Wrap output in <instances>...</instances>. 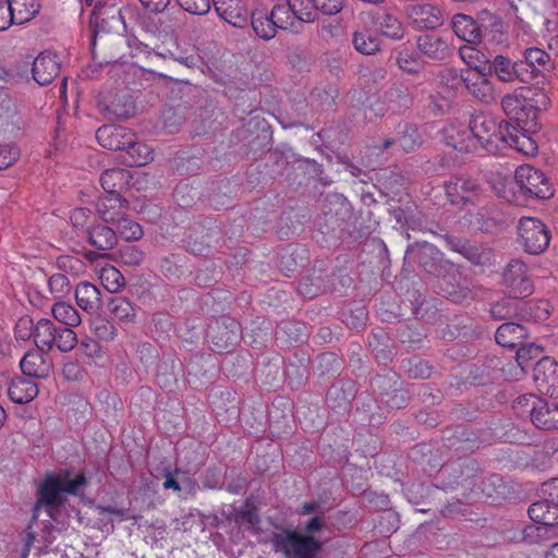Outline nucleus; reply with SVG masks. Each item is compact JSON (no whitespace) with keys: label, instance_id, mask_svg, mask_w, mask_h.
<instances>
[{"label":"nucleus","instance_id":"nucleus-22","mask_svg":"<svg viewBox=\"0 0 558 558\" xmlns=\"http://www.w3.org/2000/svg\"><path fill=\"white\" fill-rule=\"evenodd\" d=\"M60 71V61L54 52L46 50L33 62V77L41 86L50 84Z\"/></svg>","mask_w":558,"mask_h":558},{"label":"nucleus","instance_id":"nucleus-11","mask_svg":"<svg viewBox=\"0 0 558 558\" xmlns=\"http://www.w3.org/2000/svg\"><path fill=\"white\" fill-rule=\"evenodd\" d=\"M537 390L551 398L558 397V363L550 356H542L533 367Z\"/></svg>","mask_w":558,"mask_h":558},{"label":"nucleus","instance_id":"nucleus-35","mask_svg":"<svg viewBox=\"0 0 558 558\" xmlns=\"http://www.w3.org/2000/svg\"><path fill=\"white\" fill-rule=\"evenodd\" d=\"M132 179L131 172L121 168L105 170L100 175V184L107 194L121 195Z\"/></svg>","mask_w":558,"mask_h":558},{"label":"nucleus","instance_id":"nucleus-32","mask_svg":"<svg viewBox=\"0 0 558 558\" xmlns=\"http://www.w3.org/2000/svg\"><path fill=\"white\" fill-rule=\"evenodd\" d=\"M86 236L89 245L99 251L111 250L118 242L116 230L102 223L87 228Z\"/></svg>","mask_w":558,"mask_h":558},{"label":"nucleus","instance_id":"nucleus-6","mask_svg":"<svg viewBox=\"0 0 558 558\" xmlns=\"http://www.w3.org/2000/svg\"><path fill=\"white\" fill-rule=\"evenodd\" d=\"M520 64L524 72L523 84L531 83L538 77L547 78L556 69L550 54L537 47L526 48L522 53Z\"/></svg>","mask_w":558,"mask_h":558},{"label":"nucleus","instance_id":"nucleus-18","mask_svg":"<svg viewBox=\"0 0 558 558\" xmlns=\"http://www.w3.org/2000/svg\"><path fill=\"white\" fill-rule=\"evenodd\" d=\"M416 48L422 56L435 62L445 61L452 53L448 39L436 33H425L417 36Z\"/></svg>","mask_w":558,"mask_h":558},{"label":"nucleus","instance_id":"nucleus-4","mask_svg":"<svg viewBox=\"0 0 558 558\" xmlns=\"http://www.w3.org/2000/svg\"><path fill=\"white\" fill-rule=\"evenodd\" d=\"M518 242L531 255L543 253L550 242V231L537 218L522 217L518 223Z\"/></svg>","mask_w":558,"mask_h":558},{"label":"nucleus","instance_id":"nucleus-54","mask_svg":"<svg viewBox=\"0 0 558 558\" xmlns=\"http://www.w3.org/2000/svg\"><path fill=\"white\" fill-rule=\"evenodd\" d=\"M234 521L241 525L248 524L254 533H257L259 531L258 525L260 523V518L258 510L255 506L246 505L245 508L239 510L235 513Z\"/></svg>","mask_w":558,"mask_h":558},{"label":"nucleus","instance_id":"nucleus-56","mask_svg":"<svg viewBox=\"0 0 558 558\" xmlns=\"http://www.w3.org/2000/svg\"><path fill=\"white\" fill-rule=\"evenodd\" d=\"M121 262L128 266H138L144 260V252L135 245H124L119 248Z\"/></svg>","mask_w":558,"mask_h":558},{"label":"nucleus","instance_id":"nucleus-19","mask_svg":"<svg viewBox=\"0 0 558 558\" xmlns=\"http://www.w3.org/2000/svg\"><path fill=\"white\" fill-rule=\"evenodd\" d=\"M220 234L217 226H194L190 233L183 240L185 250L197 256H207L211 248L214 236Z\"/></svg>","mask_w":558,"mask_h":558},{"label":"nucleus","instance_id":"nucleus-33","mask_svg":"<svg viewBox=\"0 0 558 558\" xmlns=\"http://www.w3.org/2000/svg\"><path fill=\"white\" fill-rule=\"evenodd\" d=\"M526 337V327L512 322L500 325L495 333L496 342L505 348H517Z\"/></svg>","mask_w":558,"mask_h":558},{"label":"nucleus","instance_id":"nucleus-2","mask_svg":"<svg viewBox=\"0 0 558 558\" xmlns=\"http://www.w3.org/2000/svg\"><path fill=\"white\" fill-rule=\"evenodd\" d=\"M469 126L477 140V146L480 145L493 155L499 154L508 147L523 151L526 143L533 146L530 137L517 134V126L512 122L497 121L490 114L483 112L474 114L470 119ZM532 148L535 149V147Z\"/></svg>","mask_w":558,"mask_h":558},{"label":"nucleus","instance_id":"nucleus-58","mask_svg":"<svg viewBox=\"0 0 558 558\" xmlns=\"http://www.w3.org/2000/svg\"><path fill=\"white\" fill-rule=\"evenodd\" d=\"M95 335L105 341L114 338L117 329L113 324L105 318L97 317L92 323Z\"/></svg>","mask_w":558,"mask_h":558},{"label":"nucleus","instance_id":"nucleus-37","mask_svg":"<svg viewBox=\"0 0 558 558\" xmlns=\"http://www.w3.org/2000/svg\"><path fill=\"white\" fill-rule=\"evenodd\" d=\"M352 45L357 52L364 56H374L381 50L379 37L367 27L353 32Z\"/></svg>","mask_w":558,"mask_h":558},{"label":"nucleus","instance_id":"nucleus-14","mask_svg":"<svg viewBox=\"0 0 558 558\" xmlns=\"http://www.w3.org/2000/svg\"><path fill=\"white\" fill-rule=\"evenodd\" d=\"M405 258L416 262L428 274H437L442 262V253L426 241L415 242L408 246Z\"/></svg>","mask_w":558,"mask_h":558},{"label":"nucleus","instance_id":"nucleus-30","mask_svg":"<svg viewBox=\"0 0 558 558\" xmlns=\"http://www.w3.org/2000/svg\"><path fill=\"white\" fill-rule=\"evenodd\" d=\"M451 29L463 41L480 44V33L476 24V15L473 17L465 13H456L451 17Z\"/></svg>","mask_w":558,"mask_h":558},{"label":"nucleus","instance_id":"nucleus-3","mask_svg":"<svg viewBox=\"0 0 558 558\" xmlns=\"http://www.w3.org/2000/svg\"><path fill=\"white\" fill-rule=\"evenodd\" d=\"M275 553L284 558H316L322 549V542L312 536H303L293 529L281 527L274 532L270 541Z\"/></svg>","mask_w":558,"mask_h":558},{"label":"nucleus","instance_id":"nucleus-26","mask_svg":"<svg viewBox=\"0 0 558 558\" xmlns=\"http://www.w3.org/2000/svg\"><path fill=\"white\" fill-rule=\"evenodd\" d=\"M75 300L80 308L88 314H96L102 305V294L95 284L83 281L76 286Z\"/></svg>","mask_w":558,"mask_h":558},{"label":"nucleus","instance_id":"nucleus-9","mask_svg":"<svg viewBox=\"0 0 558 558\" xmlns=\"http://www.w3.org/2000/svg\"><path fill=\"white\" fill-rule=\"evenodd\" d=\"M504 284L511 295L523 299L533 292V282L527 266L520 259H512L504 271Z\"/></svg>","mask_w":558,"mask_h":558},{"label":"nucleus","instance_id":"nucleus-63","mask_svg":"<svg viewBox=\"0 0 558 558\" xmlns=\"http://www.w3.org/2000/svg\"><path fill=\"white\" fill-rule=\"evenodd\" d=\"M198 488L197 482L189 476L185 472L180 470V495L182 494L184 498L187 496H195Z\"/></svg>","mask_w":558,"mask_h":558},{"label":"nucleus","instance_id":"nucleus-64","mask_svg":"<svg viewBox=\"0 0 558 558\" xmlns=\"http://www.w3.org/2000/svg\"><path fill=\"white\" fill-rule=\"evenodd\" d=\"M34 323L29 317H23L15 326V336L21 340L34 339Z\"/></svg>","mask_w":558,"mask_h":558},{"label":"nucleus","instance_id":"nucleus-31","mask_svg":"<svg viewBox=\"0 0 558 558\" xmlns=\"http://www.w3.org/2000/svg\"><path fill=\"white\" fill-rule=\"evenodd\" d=\"M119 159L128 167H141L153 160V151L146 144L137 141L133 133V140L130 145L124 146Z\"/></svg>","mask_w":558,"mask_h":558},{"label":"nucleus","instance_id":"nucleus-34","mask_svg":"<svg viewBox=\"0 0 558 558\" xmlns=\"http://www.w3.org/2000/svg\"><path fill=\"white\" fill-rule=\"evenodd\" d=\"M38 395V387L29 378L14 377L11 379L8 396L10 400L17 404H24L32 401Z\"/></svg>","mask_w":558,"mask_h":558},{"label":"nucleus","instance_id":"nucleus-36","mask_svg":"<svg viewBox=\"0 0 558 558\" xmlns=\"http://www.w3.org/2000/svg\"><path fill=\"white\" fill-rule=\"evenodd\" d=\"M551 306L547 300L520 299L519 319L534 323L545 322L550 315Z\"/></svg>","mask_w":558,"mask_h":558},{"label":"nucleus","instance_id":"nucleus-20","mask_svg":"<svg viewBox=\"0 0 558 558\" xmlns=\"http://www.w3.org/2000/svg\"><path fill=\"white\" fill-rule=\"evenodd\" d=\"M407 12L418 29H435L444 24L442 11L429 3L409 5Z\"/></svg>","mask_w":558,"mask_h":558},{"label":"nucleus","instance_id":"nucleus-62","mask_svg":"<svg viewBox=\"0 0 558 558\" xmlns=\"http://www.w3.org/2000/svg\"><path fill=\"white\" fill-rule=\"evenodd\" d=\"M549 531L546 526L529 525L522 530L523 541L533 544L543 539Z\"/></svg>","mask_w":558,"mask_h":558},{"label":"nucleus","instance_id":"nucleus-45","mask_svg":"<svg viewBox=\"0 0 558 558\" xmlns=\"http://www.w3.org/2000/svg\"><path fill=\"white\" fill-rule=\"evenodd\" d=\"M250 20L253 31L259 38L269 40L276 36L278 27L270 14L253 12L250 14Z\"/></svg>","mask_w":558,"mask_h":558},{"label":"nucleus","instance_id":"nucleus-28","mask_svg":"<svg viewBox=\"0 0 558 558\" xmlns=\"http://www.w3.org/2000/svg\"><path fill=\"white\" fill-rule=\"evenodd\" d=\"M129 208V201L118 194H107L97 203V211L106 223H116L119 216Z\"/></svg>","mask_w":558,"mask_h":558},{"label":"nucleus","instance_id":"nucleus-47","mask_svg":"<svg viewBox=\"0 0 558 558\" xmlns=\"http://www.w3.org/2000/svg\"><path fill=\"white\" fill-rule=\"evenodd\" d=\"M51 311L53 317L65 327H74L82 322L78 312L69 303L57 302Z\"/></svg>","mask_w":558,"mask_h":558},{"label":"nucleus","instance_id":"nucleus-44","mask_svg":"<svg viewBox=\"0 0 558 558\" xmlns=\"http://www.w3.org/2000/svg\"><path fill=\"white\" fill-rule=\"evenodd\" d=\"M107 311L120 322H131L135 317V307L128 299L120 295H109Z\"/></svg>","mask_w":558,"mask_h":558},{"label":"nucleus","instance_id":"nucleus-50","mask_svg":"<svg viewBox=\"0 0 558 558\" xmlns=\"http://www.w3.org/2000/svg\"><path fill=\"white\" fill-rule=\"evenodd\" d=\"M185 121L184 108L170 107L162 112L163 126L169 133H175Z\"/></svg>","mask_w":558,"mask_h":558},{"label":"nucleus","instance_id":"nucleus-8","mask_svg":"<svg viewBox=\"0 0 558 558\" xmlns=\"http://www.w3.org/2000/svg\"><path fill=\"white\" fill-rule=\"evenodd\" d=\"M501 107L508 121H514L517 134L520 130H524L527 121H534L537 117V108H535L526 98L517 94H507L501 99Z\"/></svg>","mask_w":558,"mask_h":558},{"label":"nucleus","instance_id":"nucleus-29","mask_svg":"<svg viewBox=\"0 0 558 558\" xmlns=\"http://www.w3.org/2000/svg\"><path fill=\"white\" fill-rule=\"evenodd\" d=\"M529 517L548 531L558 525V507L550 501V498L533 502L529 507Z\"/></svg>","mask_w":558,"mask_h":558},{"label":"nucleus","instance_id":"nucleus-5","mask_svg":"<svg viewBox=\"0 0 558 558\" xmlns=\"http://www.w3.org/2000/svg\"><path fill=\"white\" fill-rule=\"evenodd\" d=\"M514 182L524 196L548 199L554 190L543 171L530 165H522L514 172Z\"/></svg>","mask_w":558,"mask_h":558},{"label":"nucleus","instance_id":"nucleus-13","mask_svg":"<svg viewBox=\"0 0 558 558\" xmlns=\"http://www.w3.org/2000/svg\"><path fill=\"white\" fill-rule=\"evenodd\" d=\"M476 24L480 33V44L483 40L502 45L507 41V32L502 19L487 9L476 13Z\"/></svg>","mask_w":558,"mask_h":558},{"label":"nucleus","instance_id":"nucleus-40","mask_svg":"<svg viewBox=\"0 0 558 558\" xmlns=\"http://www.w3.org/2000/svg\"><path fill=\"white\" fill-rule=\"evenodd\" d=\"M9 4L16 25L31 21L40 10L39 0H9Z\"/></svg>","mask_w":558,"mask_h":558},{"label":"nucleus","instance_id":"nucleus-51","mask_svg":"<svg viewBox=\"0 0 558 558\" xmlns=\"http://www.w3.org/2000/svg\"><path fill=\"white\" fill-rule=\"evenodd\" d=\"M543 353V348L535 343L522 342L517 350V362L520 367L524 371L529 366V362L538 359Z\"/></svg>","mask_w":558,"mask_h":558},{"label":"nucleus","instance_id":"nucleus-46","mask_svg":"<svg viewBox=\"0 0 558 558\" xmlns=\"http://www.w3.org/2000/svg\"><path fill=\"white\" fill-rule=\"evenodd\" d=\"M385 100L395 109L404 110L413 105V97L408 87L393 85L384 94Z\"/></svg>","mask_w":558,"mask_h":558},{"label":"nucleus","instance_id":"nucleus-10","mask_svg":"<svg viewBox=\"0 0 558 558\" xmlns=\"http://www.w3.org/2000/svg\"><path fill=\"white\" fill-rule=\"evenodd\" d=\"M530 400H533L530 411L533 425L543 430L558 429V403L549 402L533 395L522 397L519 402L523 403L524 401L527 404Z\"/></svg>","mask_w":558,"mask_h":558},{"label":"nucleus","instance_id":"nucleus-39","mask_svg":"<svg viewBox=\"0 0 558 558\" xmlns=\"http://www.w3.org/2000/svg\"><path fill=\"white\" fill-rule=\"evenodd\" d=\"M58 327L48 318H40L34 325V342L39 351L48 352L56 341Z\"/></svg>","mask_w":558,"mask_h":558},{"label":"nucleus","instance_id":"nucleus-57","mask_svg":"<svg viewBox=\"0 0 558 558\" xmlns=\"http://www.w3.org/2000/svg\"><path fill=\"white\" fill-rule=\"evenodd\" d=\"M177 4L184 11L194 15H205L210 10V0H175Z\"/></svg>","mask_w":558,"mask_h":558},{"label":"nucleus","instance_id":"nucleus-53","mask_svg":"<svg viewBox=\"0 0 558 558\" xmlns=\"http://www.w3.org/2000/svg\"><path fill=\"white\" fill-rule=\"evenodd\" d=\"M77 343L76 333L71 327L62 326L57 329L53 344H56L61 352H70Z\"/></svg>","mask_w":558,"mask_h":558},{"label":"nucleus","instance_id":"nucleus-27","mask_svg":"<svg viewBox=\"0 0 558 558\" xmlns=\"http://www.w3.org/2000/svg\"><path fill=\"white\" fill-rule=\"evenodd\" d=\"M22 373L29 378H47L51 371L50 361L41 351L27 352L20 362Z\"/></svg>","mask_w":558,"mask_h":558},{"label":"nucleus","instance_id":"nucleus-60","mask_svg":"<svg viewBox=\"0 0 558 558\" xmlns=\"http://www.w3.org/2000/svg\"><path fill=\"white\" fill-rule=\"evenodd\" d=\"M315 12L320 11L325 15H335L343 9V0H312Z\"/></svg>","mask_w":558,"mask_h":558},{"label":"nucleus","instance_id":"nucleus-43","mask_svg":"<svg viewBox=\"0 0 558 558\" xmlns=\"http://www.w3.org/2000/svg\"><path fill=\"white\" fill-rule=\"evenodd\" d=\"M520 298L514 295L502 298L490 305L489 313L494 319L519 318Z\"/></svg>","mask_w":558,"mask_h":558},{"label":"nucleus","instance_id":"nucleus-25","mask_svg":"<svg viewBox=\"0 0 558 558\" xmlns=\"http://www.w3.org/2000/svg\"><path fill=\"white\" fill-rule=\"evenodd\" d=\"M494 75L502 83H523L524 72L521 69L520 59L512 60L508 56L496 54L494 58Z\"/></svg>","mask_w":558,"mask_h":558},{"label":"nucleus","instance_id":"nucleus-61","mask_svg":"<svg viewBox=\"0 0 558 558\" xmlns=\"http://www.w3.org/2000/svg\"><path fill=\"white\" fill-rule=\"evenodd\" d=\"M20 157V149L14 145H0V170L12 166Z\"/></svg>","mask_w":558,"mask_h":558},{"label":"nucleus","instance_id":"nucleus-52","mask_svg":"<svg viewBox=\"0 0 558 558\" xmlns=\"http://www.w3.org/2000/svg\"><path fill=\"white\" fill-rule=\"evenodd\" d=\"M270 15L275 24H277V27L282 29H286L288 26H291L293 24V19H295L291 8L287 2L277 3L271 9Z\"/></svg>","mask_w":558,"mask_h":558},{"label":"nucleus","instance_id":"nucleus-23","mask_svg":"<svg viewBox=\"0 0 558 558\" xmlns=\"http://www.w3.org/2000/svg\"><path fill=\"white\" fill-rule=\"evenodd\" d=\"M460 82L468 92L483 104H492L496 100L494 84L486 77L475 76L472 72L466 71L459 76Z\"/></svg>","mask_w":558,"mask_h":558},{"label":"nucleus","instance_id":"nucleus-41","mask_svg":"<svg viewBox=\"0 0 558 558\" xmlns=\"http://www.w3.org/2000/svg\"><path fill=\"white\" fill-rule=\"evenodd\" d=\"M396 133L397 144L405 153L414 151L422 144V137L416 125L407 122L399 123Z\"/></svg>","mask_w":558,"mask_h":558},{"label":"nucleus","instance_id":"nucleus-1","mask_svg":"<svg viewBox=\"0 0 558 558\" xmlns=\"http://www.w3.org/2000/svg\"><path fill=\"white\" fill-rule=\"evenodd\" d=\"M88 484L89 481L84 471H80L74 476L72 469H63L58 473H46L36 488V500L32 509V518L25 532L23 546L32 548L36 539L32 526L38 521L39 511L43 508L46 510L49 519L56 520V512L66 502L65 495L80 496L83 494V488Z\"/></svg>","mask_w":558,"mask_h":558},{"label":"nucleus","instance_id":"nucleus-42","mask_svg":"<svg viewBox=\"0 0 558 558\" xmlns=\"http://www.w3.org/2000/svg\"><path fill=\"white\" fill-rule=\"evenodd\" d=\"M396 64L407 74H418L423 70L420 54L407 46L396 49Z\"/></svg>","mask_w":558,"mask_h":558},{"label":"nucleus","instance_id":"nucleus-16","mask_svg":"<svg viewBox=\"0 0 558 558\" xmlns=\"http://www.w3.org/2000/svg\"><path fill=\"white\" fill-rule=\"evenodd\" d=\"M371 24L381 35L392 40H400L404 36V28L399 19L386 8H376L368 13Z\"/></svg>","mask_w":558,"mask_h":558},{"label":"nucleus","instance_id":"nucleus-48","mask_svg":"<svg viewBox=\"0 0 558 558\" xmlns=\"http://www.w3.org/2000/svg\"><path fill=\"white\" fill-rule=\"evenodd\" d=\"M112 225L116 226L117 235L119 234L126 241H136L143 236L142 227L137 222L126 218L124 215L119 216L116 223Z\"/></svg>","mask_w":558,"mask_h":558},{"label":"nucleus","instance_id":"nucleus-49","mask_svg":"<svg viewBox=\"0 0 558 558\" xmlns=\"http://www.w3.org/2000/svg\"><path fill=\"white\" fill-rule=\"evenodd\" d=\"M294 17L304 23H313L317 20V13L312 0H288Z\"/></svg>","mask_w":558,"mask_h":558},{"label":"nucleus","instance_id":"nucleus-38","mask_svg":"<svg viewBox=\"0 0 558 558\" xmlns=\"http://www.w3.org/2000/svg\"><path fill=\"white\" fill-rule=\"evenodd\" d=\"M447 144L461 153H472L477 148V140L474 137L470 126L461 129L451 128L447 131Z\"/></svg>","mask_w":558,"mask_h":558},{"label":"nucleus","instance_id":"nucleus-21","mask_svg":"<svg viewBox=\"0 0 558 558\" xmlns=\"http://www.w3.org/2000/svg\"><path fill=\"white\" fill-rule=\"evenodd\" d=\"M96 138L104 148L121 154L125 145H130L133 133L120 125L106 124L96 132Z\"/></svg>","mask_w":558,"mask_h":558},{"label":"nucleus","instance_id":"nucleus-59","mask_svg":"<svg viewBox=\"0 0 558 558\" xmlns=\"http://www.w3.org/2000/svg\"><path fill=\"white\" fill-rule=\"evenodd\" d=\"M135 107L132 100H125L122 105L120 99H116L107 107L108 114L116 119H126L133 114Z\"/></svg>","mask_w":558,"mask_h":558},{"label":"nucleus","instance_id":"nucleus-12","mask_svg":"<svg viewBox=\"0 0 558 558\" xmlns=\"http://www.w3.org/2000/svg\"><path fill=\"white\" fill-rule=\"evenodd\" d=\"M480 191V184L471 178L456 177L445 184L447 199L460 208L473 204Z\"/></svg>","mask_w":558,"mask_h":558},{"label":"nucleus","instance_id":"nucleus-17","mask_svg":"<svg viewBox=\"0 0 558 558\" xmlns=\"http://www.w3.org/2000/svg\"><path fill=\"white\" fill-rule=\"evenodd\" d=\"M220 19L234 27H245L250 21L247 0H211Z\"/></svg>","mask_w":558,"mask_h":558},{"label":"nucleus","instance_id":"nucleus-55","mask_svg":"<svg viewBox=\"0 0 558 558\" xmlns=\"http://www.w3.org/2000/svg\"><path fill=\"white\" fill-rule=\"evenodd\" d=\"M48 287L54 299H62L71 290L70 281L63 274L52 275L48 280Z\"/></svg>","mask_w":558,"mask_h":558},{"label":"nucleus","instance_id":"nucleus-15","mask_svg":"<svg viewBox=\"0 0 558 558\" xmlns=\"http://www.w3.org/2000/svg\"><path fill=\"white\" fill-rule=\"evenodd\" d=\"M240 335L239 323L230 317H221L208 326L207 337L211 339L213 344L219 350L233 347Z\"/></svg>","mask_w":558,"mask_h":558},{"label":"nucleus","instance_id":"nucleus-7","mask_svg":"<svg viewBox=\"0 0 558 558\" xmlns=\"http://www.w3.org/2000/svg\"><path fill=\"white\" fill-rule=\"evenodd\" d=\"M444 240L449 250L460 254L474 266L485 267L494 264V252L484 244L452 235H446Z\"/></svg>","mask_w":558,"mask_h":558},{"label":"nucleus","instance_id":"nucleus-24","mask_svg":"<svg viewBox=\"0 0 558 558\" xmlns=\"http://www.w3.org/2000/svg\"><path fill=\"white\" fill-rule=\"evenodd\" d=\"M323 213L332 229H343L344 221L351 215V205L343 195L332 194L326 197Z\"/></svg>","mask_w":558,"mask_h":558}]
</instances>
